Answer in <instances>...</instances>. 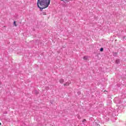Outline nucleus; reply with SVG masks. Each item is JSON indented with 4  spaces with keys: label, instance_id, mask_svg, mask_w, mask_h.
I'll list each match as a JSON object with an SVG mask.
<instances>
[{
    "label": "nucleus",
    "instance_id": "obj_1",
    "mask_svg": "<svg viewBox=\"0 0 126 126\" xmlns=\"http://www.w3.org/2000/svg\"><path fill=\"white\" fill-rule=\"evenodd\" d=\"M51 0H37V6L42 11L44 8H47L50 5Z\"/></svg>",
    "mask_w": 126,
    "mask_h": 126
},
{
    "label": "nucleus",
    "instance_id": "obj_2",
    "mask_svg": "<svg viewBox=\"0 0 126 126\" xmlns=\"http://www.w3.org/2000/svg\"><path fill=\"white\" fill-rule=\"evenodd\" d=\"M116 63L119 64L120 63H121V61H120V59H117L115 61Z\"/></svg>",
    "mask_w": 126,
    "mask_h": 126
},
{
    "label": "nucleus",
    "instance_id": "obj_3",
    "mask_svg": "<svg viewBox=\"0 0 126 126\" xmlns=\"http://www.w3.org/2000/svg\"><path fill=\"white\" fill-rule=\"evenodd\" d=\"M60 83H63V82H64V80L61 79L60 80Z\"/></svg>",
    "mask_w": 126,
    "mask_h": 126
},
{
    "label": "nucleus",
    "instance_id": "obj_4",
    "mask_svg": "<svg viewBox=\"0 0 126 126\" xmlns=\"http://www.w3.org/2000/svg\"><path fill=\"white\" fill-rule=\"evenodd\" d=\"M68 85H69V82H66L64 84V86H68Z\"/></svg>",
    "mask_w": 126,
    "mask_h": 126
},
{
    "label": "nucleus",
    "instance_id": "obj_5",
    "mask_svg": "<svg viewBox=\"0 0 126 126\" xmlns=\"http://www.w3.org/2000/svg\"><path fill=\"white\" fill-rule=\"evenodd\" d=\"M87 59H88L87 56H84L83 57V60H84L85 61H86V60H87Z\"/></svg>",
    "mask_w": 126,
    "mask_h": 126
},
{
    "label": "nucleus",
    "instance_id": "obj_6",
    "mask_svg": "<svg viewBox=\"0 0 126 126\" xmlns=\"http://www.w3.org/2000/svg\"><path fill=\"white\" fill-rule=\"evenodd\" d=\"M100 52H103V51H104V48H101L100 49Z\"/></svg>",
    "mask_w": 126,
    "mask_h": 126
},
{
    "label": "nucleus",
    "instance_id": "obj_7",
    "mask_svg": "<svg viewBox=\"0 0 126 126\" xmlns=\"http://www.w3.org/2000/svg\"><path fill=\"white\" fill-rule=\"evenodd\" d=\"M62 0L63 1H69V0Z\"/></svg>",
    "mask_w": 126,
    "mask_h": 126
},
{
    "label": "nucleus",
    "instance_id": "obj_8",
    "mask_svg": "<svg viewBox=\"0 0 126 126\" xmlns=\"http://www.w3.org/2000/svg\"><path fill=\"white\" fill-rule=\"evenodd\" d=\"M14 25L15 26H17V25H16V22L15 21L14 22Z\"/></svg>",
    "mask_w": 126,
    "mask_h": 126
},
{
    "label": "nucleus",
    "instance_id": "obj_9",
    "mask_svg": "<svg viewBox=\"0 0 126 126\" xmlns=\"http://www.w3.org/2000/svg\"><path fill=\"white\" fill-rule=\"evenodd\" d=\"M83 123H85V122H86V119H84L83 121H82Z\"/></svg>",
    "mask_w": 126,
    "mask_h": 126
},
{
    "label": "nucleus",
    "instance_id": "obj_10",
    "mask_svg": "<svg viewBox=\"0 0 126 126\" xmlns=\"http://www.w3.org/2000/svg\"><path fill=\"white\" fill-rule=\"evenodd\" d=\"M78 119L79 120H80V119H81L80 116H79V115L78 116Z\"/></svg>",
    "mask_w": 126,
    "mask_h": 126
},
{
    "label": "nucleus",
    "instance_id": "obj_11",
    "mask_svg": "<svg viewBox=\"0 0 126 126\" xmlns=\"http://www.w3.org/2000/svg\"><path fill=\"white\" fill-rule=\"evenodd\" d=\"M43 15H46V12H43Z\"/></svg>",
    "mask_w": 126,
    "mask_h": 126
},
{
    "label": "nucleus",
    "instance_id": "obj_12",
    "mask_svg": "<svg viewBox=\"0 0 126 126\" xmlns=\"http://www.w3.org/2000/svg\"><path fill=\"white\" fill-rule=\"evenodd\" d=\"M36 94H38V92H36Z\"/></svg>",
    "mask_w": 126,
    "mask_h": 126
},
{
    "label": "nucleus",
    "instance_id": "obj_13",
    "mask_svg": "<svg viewBox=\"0 0 126 126\" xmlns=\"http://www.w3.org/2000/svg\"><path fill=\"white\" fill-rule=\"evenodd\" d=\"M1 123H0V126H1Z\"/></svg>",
    "mask_w": 126,
    "mask_h": 126
}]
</instances>
